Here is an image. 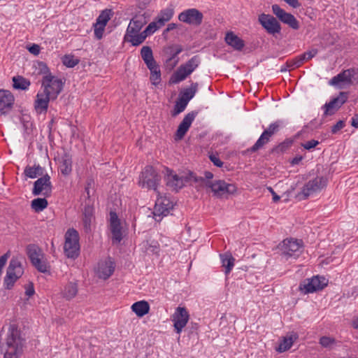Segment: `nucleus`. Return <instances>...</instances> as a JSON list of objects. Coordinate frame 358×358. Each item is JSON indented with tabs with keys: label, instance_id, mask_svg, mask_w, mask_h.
Masks as SVG:
<instances>
[{
	"label": "nucleus",
	"instance_id": "nucleus-30",
	"mask_svg": "<svg viewBox=\"0 0 358 358\" xmlns=\"http://www.w3.org/2000/svg\"><path fill=\"white\" fill-rule=\"evenodd\" d=\"M224 40L229 45L236 50H241L245 45L244 41L232 31L227 33Z\"/></svg>",
	"mask_w": 358,
	"mask_h": 358
},
{
	"label": "nucleus",
	"instance_id": "nucleus-37",
	"mask_svg": "<svg viewBox=\"0 0 358 358\" xmlns=\"http://www.w3.org/2000/svg\"><path fill=\"white\" fill-rule=\"evenodd\" d=\"M59 169L62 174L64 176H68L72 171V159L69 155L65 154L62 157Z\"/></svg>",
	"mask_w": 358,
	"mask_h": 358
},
{
	"label": "nucleus",
	"instance_id": "nucleus-24",
	"mask_svg": "<svg viewBox=\"0 0 358 358\" xmlns=\"http://www.w3.org/2000/svg\"><path fill=\"white\" fill-rule=\"evenodd\" d=\"M110 229L112 234L113 243H119L122 239V227L120 220L115 212L110 213Z\"/></svg>",
	"mask_w": 358,
	"mask_h": 358
},
{
	"label": "nucleus",
	"instance_id": "nucleus-26",
	"mask_svg": "<svg viewBox=\"0 0 358 358\" xmlns=\"http://www.w3.org/2000/svg\"><path fill=\"white\" fill-rule=\"evenodd\" d=\"M14 101V96L10 92L0 90V115L9 113L13 108Z\"/></svg>",
	"mask_w": 358,
	"mask_h": 358
},
{
	"label": "nucleus",
	"instance_id": "nucleus-4",
	"mask_svg": "<svg viewBox=\"0 0 358 358\" xmlns=\"http://www.w3.org/2000/svg\"><path fill=\"white\" fill-rule=\"evenodd\" d=\"M327 185V180L323 176H317L304 184L300 192L296 194L299 200L307 199L310 196L321 192Z\"/></svg>",
	"mask_w": 358,
	"mask_h": 358
},
{
	"label": "nucleus",
	"instance_id": "nucleus-22",
	"mask_svg": "<svg viewBox=\"0 0 358 358\" xmlns=\"http://www.w3.org/2000/svg\"><path fill=\"white\" fill-rule=\"evenodd\" d=\"M174 15V8L170 6L160 10L159 13L155 17V20L150 22L148 25H153L152 31L155 33L157 30L165 25Z\"/></svg>",
	"mask_w": 358,
	"mask_h": 358
},
{
	"label": "nucleus",
	"instance_id": "nucleus-31",
	"mask_svg": "<svg viewBox=\"0 0 358 358\" xmlns=\"http://www.w3.org/2000/svg\"><path fill=\"white\" fill-rule=\"evenodd\" d=\"M78 293V284L76 282H69L61 291V294L66 300L74 298Z\"/></svg>",
	"mask_w": 358,
	"mask_h": 358
},
{
	"label": "nucleus",
	"instance_id": "nucleus-33",
	"mask_svg": "<svg viewBox=\"0 0 358 358\" xmlns=\"http://www.w3.org/2000/svg\"><path fill=\"white\" fill-rule=\"evenodd\" d=\"M222 266L224 268V273L228 275L234 266L235 259L230 253L220 255Z\"/></svg>",
	"mask_w": 358,
	"mask_h": 358
},
{
	"label": "nucleus",
	"instance_id": "nucleus-27",
	"mask_svg": "<svg viewBox=\"0 0 358 358\" xmlns=\"http://www.w3.org/2000/svg\"><path fill=\"white\" fill-rule=\"evenodd\" d=\"M148 22V15L145 13L143 14L136 15L130 20L129 24L127 28L126 32L135 34L139 32L143 27Z\"/></svg>",
	"mask_w": 358,
	"mask_h": 358
},
{
	"label": "nucleus",
	"instance_id": "nucleus-12",
	"mask_svg": "<svg viewBox=\"0 0 358 358\" xmlns=\"http://www.w3.org/2000/svg\"><path fill=\"white\" fill-rule=\"evenodd\" d=\"M166 185L172 190L178 191L185 186L186 182L192 180V177L188 176H179L169 169H166L164 176Z\"/></svg>",
	"mask_w": 358,
	"mask_h": 358
},
{
	"label": "nucleus",
	"instance_id": "nucleus-51",
	"mask_svg": "<svg viewBox=\"0 0 358 358\" xmlns=\"http://www.w3.org/2000/svg\"><path fill=\"white\" fill-rule=\"evenodd\" d=\"M150 81L152 85H157L161 82V71H158L157 72L152 73L150 74Z\"/></svg>",
	"mask_w": 358,
	"mask_h": 358
},
{
	"label": "nucleus",
	"instance_id": "nucleus-61",
	"mask_svg": "<svg viewBox=\"0 0 358 358\" xmlns=\"http://www.w3.org/2000/svg\"><path fill=\"white\" fill-rule=\"evenodd\" d=\"M182 51V48L180 45H176L175 47L174 52L171 55V59L177 57L181 52Z\"/></svg>",
	"mask_w": 358,
	"mask_h": 358
},
{
	"label": "nucleus",
	"instance_id": "nucleus-59",
	"mask_svg": "<svg viewBox=\"0 0 358 358\" xmlns=\"http://www.w3.org/2000/svg\"><path fill=\"white\" fill-rule=\"evenodd\" d=\"M287 4L291 6L292 7L296 8H299L301 4L299 3L298 0H284Z\"/></svg>",
	"mask_w": 358,
	"mask_h": 358
},
{
	"label": "nucleus",
	"instance_id": "nucleus-60",
	"mask_svg": "<svg viewBox=\"0 0 358 358\" xmlns=\"http://www.w3.org/2000/svg\"><path fill=\"white\" fill-rule=\"evenodd\" d=\"M268 189L271 193V194L273 196V202H275V203L278 202L280 200V197L274 192V190L273 189L272 187H268Z\"/></svg>",
	"mask_w": 358,
	"mask_h": 358
},
{
	"label": "nucleus",
	"instance_id": "nucleus-19",
	"mask_svg": "<svg viewBox=\"0 0 358 358\" xmlns=\"http://www.w3.org/2000/svg\"><path fill=\"white\" fill-rule=\"evenodd\" d=\"M189 318L188 311L185 307L178 306L172 315V321L177 334H180Z\"/></svg>",
	"mask_w": 358,
	"mask_h": 358
},
{
	"label": "nucleus",
	"instance_id": "nucleus-14",
	"mask_svg": "<svg viewBox=\"0 0 358 358\" xmlns=\"http://www.w3.org/2000/svg\"><path fill=\"white\" fill-rule=\"evenodd\" d=\"M173 208V203L166 196L157 197L154 208V218L159 222L162 217L167 216Z\"/></svg>",
	"mask_w": 358,
	"mask_h": 358
},
{
	"label": "nucleus",
	"instance_id": "nucleus-7",
	"mask_svg": "<svg viewBox=\"0 0 358 358\" xmlns=\"http://www.w3.org/2000/svg\"><path fill=\"white\" fill-rule=\"evenodd\" d=\"M303 242L301 240L287 238L280 245L281 257L285 260L290 258L297 259L302 252Z\"/></svg>",
	"mask_w": 358,
	"mask_h": 358
},
{
	"label": "nucleus",
	"instance_id": "nucleus-44",
	"mask_svg": "<svg viewBox=\"0 0 358 358\" xmlns=\"http://www.w3.org/2000/svg\"><path fill=\"white\" fill-rule=\"evenodd\" d=\"M80 59L73 55H65L62 57V63L68 68H73L78 64Z\"/></svg>",
	"mask_w": 358,
	"mask_h": 358
},
{
	"label": "nucleus",
	"instance_id": "nucleus-38",
	"mask_svg": "<svg viewBox=\"0 0 358 358\" xmlns=\"http://www.w3.org/2000/svg\"><path fill=\"white\" fill-rule=\"evenodd\" d=\"M198 85L197 83H192L189 87L184 89V90L180 92L179 97L189 102L196 93Z\"/></svg>",
	"mask_w": 358,
	"mask_h": 358
},
{
	"label": "nucleus",
	"instance_id": "nucleus-43",
	"mask_svg": "<svg viewBox=\"0 0 358 358\" xmlns=\"http://www.w3.org/2000/svg\"><path fill=\"white\" fill-rule=\"evenodd\" d=\"M141 55L145 64H151L155 61L153 57L152 50L149 46H143L141 50Z\"/></svg>",
	"mask_w": 358,
	"mask_h": 358
},
{
	"label": "nucleus",
	"instance_id": "nucleus-29",
	"mask_svg": "<svg viewBox=\"0 0 358 358\" xmlns=\"http://www.w3.org/2000/svg\"><path fill=\"white\" fill-rule=\"evenodd\" d=\"M94 207L90 203L86 204L83 213V229L86 233H90L92 230V222L94 220Z\"/></svg>",
	"mask_w": 358,
	"mask_h": 358
},
{
	"label": "nucleus",
	"instance_id": "nucleus-6",
	"mask_svg": "<svg viewBox=\"0 0 358 358\" xmlns=\"http://www.w3.org/2000/svg\"><path fill=\"white\" fill-rule=\"evenodd\" d=\"M24 273V268L21 261L17 257H13L7 268L6 275L4 278L3 285L5 288L10 289L15 282Z\"/></svg>",
	"mask_w": 358,
	"mask_h": 358
},
{
	"label": "nucleus",
	"instance_id": "nucleus-35",
	"mask_svg": "<svg viewBox=\"0 0 358 358\" xmlns=\"http://www.w3.org/2000/svg\"><path fill=\"white\" fill-rule=\"evenodd\" d=\"M27 256L29 258L31 264L36 259L43 258V253L41 248L34 244L29 245L27 247Z\"/></svg>",
	"mask_w": 358,
	"mask_h": 358
},
{
	"label": "nucleus",
	"instance_id": "nucleus-20",
	"mask_svg": "<svg viewBox=\"0 0 358 358\" xmlns=\"http://www.w3.org/2000/svg\"><path fill=\"white\" fill-rule=\"evenodd\" d=\"M348 94L345 92H341L337 97L333 98L329 103L323 106L325 115H331L335 113L347 101Z\"/></svg>",
	"mask_w": 358,
	"mask_h": 358
},
{
	"label": "nucleus",
	"instance_id": "nucleus-47",
	"mask_svg": "<svg viewBox=\"0 0 358 358\" xmlns=\"http://www.w3.org/2000/svg\"><path fill=\"white\" fill-rule=\"evenodd\" d=\"M189 176L192 177V180H194L195 182H201L204 185L206 181H210V180L213 178V174L210 171H205V178H203L202 177L198 178L192 173H190Z\"/></svg>",
	"mask_w": 358,
	"mask_h": 358
},
{
	"label": "nucleus",
	"instance_id": "nucleus-50",
	"mask_svg": "<svg viewBox=\"0 0 358 358\" xmlns=\"http://www.w3.org/2000/svg\"><path fill=\"white\" fill-rule=\"evenodd\" d=\"M334 342L335 340L334 338L327 336H322L320 339V344L324 348H329Z\"/></svg>",
	"mask_w": 358,
	"mask_h": 358
},
{
	"label": "nucleus",
	"instance_id": "nucleus-9",
	"mask_svg": "<svg viewBox=\"0 0 358 358\" xmlns=\"http://www.w3.org/2000/svg\"><path fill=\"white\" fill-rule=\"evenodd\" d=\"M64 250L69 258H76L78 256L80 245L79 234L74 229H69L65 234V243Z\"/></svg>",
	"mask_w": 358,
	"mask_h": 358
},
{
	"label": "nucleus",
	"instance_id": "nucleus-46",
	"mask_svg": "<svg viewBox=\"0 0 358 358\" xmlns=\"http://www.w3.org/2000/svg\"><path fill=\"white\" fill-rule=\"evenodd\" d=\"M32 265L41 273H47L48 271V266L45 260L43 258L36 259L32 263Z\"/></svg>",
	"mask_w": 358,
	"mask_h": 358
},
{
	"label": "nucleus",
	"instance_id": "nucleus-36",
	"mask_svg": "<svg viewBox=\"0 0 358 358\" xmlns=\"http://www.w3.org/2000/svg\"><path fill=\"white\" fill-rule=\"evenodd\" d=\"M318 52L317 49H312L311 50L306 51L303 54L297 56L294 61V67H299L303 64L305 61L310 60L313 58Z\"/></svg>",
	"mask_w": 358,
	"mask_h": 358
},
{
	"label": "nucleus",
	"instance_id": "nucleus-15",
	"mask_svg": "<svg viewBox=\"0 0 358 358\" xmlns=\"http://www.w3.org/2000/svg\"><path fill=\"white\" fill-rule=\"evenodd\" d=\"M52 189L50 177L46 174L34 182L32 194L34 196L43 195L45 197H48L51 195Z\"/></svg>",
	"mask_w": 358,
	"mask_h": 358
},
{
	"label": "nucleus",
	"instance_id": "nucleus-21",
	"mask_svg": "<svg viewBox=\"0 0 358 358\" xmlns=\"http://www.w3.org/2000/svg\"><path fill=\"white\" fill-rule=\"evenodd\" d=\"M152 27H154V24L148 25L145 30L135 34L126 32L124 37V41L130 43L133 46H138L143 43L148 36L154 34Z\"/></svg>",
	"mask_w": 358,
	"mask_h": 358
},
{
	"label": "nucleus",
	"instance_id": "nucleus-28",
	"mask_svg": "<svg viewBox=\"0 0 358 358\" xmlns=\"http://www.w3.org/2000/svg\"><path fill=\"white\" fill-rule=\"evenodd\" d=\"M52 97L45 92H38L34 101V108L38 113H46L48 108L49 101Z\"/></svg>",
	"mask_w": 358,
	"mask_h": 358
},
{
	"label": "nucleus",
	"instance_id": "nucleus-8",
	"mask_svg": "<svg viewBox=\"0 0 358 358\" xmlns=\"http://www.w3.org/2000/svg\"><path fill=\"white\" fill-rule=\"evenodd\" d=\"M205 186L210 188L213 196L217 198L227 197L236 192V187L234 184L227 183L224 180H218L214 182L206 181Z\"/></svg>",
	"mask_w": 358,
	"mask_h": 358
},
{
	"label": "nucleus",
	"instance_id": "nucleus-63",
	"mask_svg": "<svg viewBox=\"0 0 358 358\" xmlns=\"http://www.w3.org/2000/svg\"><path fill=\"white\" fill-rule=\"evenodd\" d=\"M35 291H34V288L33 287V285H30L29 286L27 289H26V292H25V294L26 295H27L28 296H31L32 295H34Z\"/></svg>",
	"mask_w": 358,
	"mask_h": 358
},
{
	"label": "nucleus",
	"instance_id": "nucleus-10",
	"mask_svg": "<svg viewBox=\"0 0 358 358\" xmlns=\"http://www.w3.org/2000/svg\"><path fill=\"white\" fill-rule=\"evenodd\" d=\"M64 83L59 78H56L51 74L43 76L42 80V87H44L43 92L47 93L52 100L57 98L58 95L62 91Z\"/></svg>",
	"mask_w": 358,
	"mask_h": 358
},
{
	"label": "nucleus",
	"instance_id": "nucleus-18",
	"mask_svg": "<svg viewBox=\"0 0 358 358\" xmlns=\"http://www.w3.org/2000/svg\"><path fill=\"white\" fill-rule=\"evenodd\" d=\"M203 15L196 8H189L181 12L178 20L193 26H199L202 23Z\"/></svg>",
	"mask_w": 358,
	"mask_h": 358
},
{
	"label": "nucleus",
	"instance_id": "nucleus-11",
	"mask_svg": "<svg viewBox=\"0 0 358 358\" xmlns=\"http://www.w3.org/2000/svg\"><path fill=\"white\" fill-rule=\"evenodd\" d=\"M328 284V280L322 276H313L311 278L306 279L300 284V290L304 294L313 293L322 290Z\"/></svg>",
	"mask_w": 358,
	"mask_h": 358
},
{
	"label": "nucleus",
	"instance_id": "nucleus-25",
	"mask_svg": "<svg viewBox=\"0 0 358 358\" xmlns=\"http://www.w3.org/2000/svg\"><path fill=\"white\" fill-rule=\"evenodd\" d=\"M197 114L198 112L192 111L185 115L183 120L180 123L178 129L176 132V139L181 140L185 136V135L189 130V127H191V124H192L195 117H196Z\"/></svg>",
	"mask_w": 358,
	"mask_h": 358
},
{
	"label": "nucleus",
	"instance_id": "nucleus-41",
	"mask_svg": "<svg viewBox=\"0 0 358 358\" xmlns=\"http://www.w3.org/2000/svg\"><path fill=\"white\" fill-rule=\"evenodd\" d=\"M48 205V201L45 197L37 198L31 201V206L35 212H41L47 208Z\"/></svg>",
	"mask_w": 358,
	"mask_h": 358
},
{
	"label": "nucleus",
	"instance_id": "nucleus-52",
	"mask_svg": "<svg viewBox=\"0 0 358 358\" xmlns=\"http://www.w3.org/2000/svg\"><path fill=\"white\" fill-rule=\"evenodd\" d=\"M319 144L320 142L318 141L313 139L306 143H301V146L307 150H310L311 149L315 148Z\"/></svg>",
	"mask_w": 358,
	"mask_h": 358
},
{
	"label": "nucleus",
	"instance_id": "nucleus-53",
	"mask_svg": "<svg viewBox=\"0 0 358 358\" xmlns=\"http://www.w3.org/2000/svg\"><path fill=\"white\" fill-rule=\"evenodd\" d=\"M209 158L210 161L213 163V164L217 167L222 166L223 162L220 160L217 155L212 154L209 156Z\"/></svg>",
	"mask_w": 358,
	"mask_h": 358
},
{
	"label": "nucleus",
	"instance_id": "nucleus-49",
	"mask_svg": "<svg viewBox=\"0 0 358 358\" xmlns=\"http://www.w3.org/2000/svg\"><path fill=\"white\" fill-rule=\"evenodd\" d=\"M105 27L97 24H94V34L96 39L100 40L102 38Z\"/></svg>",
	"mask_w": 358,
	"mask_h": 358
},
{
	"label": "nucleus",
	"instance_id": "nucleus-13",
	"mask_svg": "<svg viewBox=\"0 0 358 358\" xmlns=\"http://www.w3.org/2000/svg\"><path fill=\"white\" fill-rule=\"evenodd\" d=\"M356 80H358V69L350 68L334 76L329 81V84L332 86H338L340 83L351 85Z\"/></svg>",
	"mask_w": 358,
	"mask_h": 358
},
{
	"label": "nucleus",
	"instance_id": "nucleus-55",
	"mask_svg": "<svg viewBox=\"0 0 358 358\" xmlns=\"http://www.w3.org/2000/svg\"><path fill=\"white\" fill-rule=\"evenodd\" d=\"M146 66L150 70V74L160 70L159 66L157 64L156 61L151 62V64H146Z\"/></svg>",
	"mask_w": 358,
	"mask_h": 358
},
{
	"label": "nucleus",
	"instance_id": "nucleus-34",
	"mask_svg": "<svg viewBox=\"0 0 358 358\" xmlns=\"http://www.w3.org/2000/svg\"><path fill=\"white\" fill-rule=\"evenodd\" d=\"M298 338V335L295 333L289 336L284 337L277 349L279 352H283L291 348L294 342Z\"/></svg>",
	"mask_w": 358,
	"mask_h": 358
},
{
	"label": "nucleus",
	"instance_id": "nucleus-64",
	"mask_svg": "<svg viewBox=\"0 0 358 358\" xmlns=\"http://www.w3.org/2000/svg\"><path fill=\"white\" fill-rule=\"evenodd\" d=\"M351 125L355 128H358V114H356L351 120Z\"/></svg>",
	"mask_w": 358,
	"mask_h": 358
},
{
	"label": "nucleus",
	"instance_id": "nucleus-42",
	"mask_svg": "<svg viewBox=\"0 0 358 358\" xmlns=\"http://www.w3.org/2000/svg\"><path fill=\"white\" fill-rule=\"evenodd\" d=\"M113 14V13L110 9L103 10L96 18L95 24H100L101 26H106L112 17Z\"/></svg>",
	"mask_w": 358,
	"mask_h": 358
},
{
	"label": "nucleus",
	"instance_id": "nucleus-56",
	"mask_svg": "<svg viewBox=\"0 0 358 358\" xmlns=\"http://www.w3.org/2000/svg\"><path fill=\"white\" fill-rule=\"evenodd\" d=\"M28 50L30 53L34 55H38L40 53L41 48L38 45L33 44L32 45L28 48Z\"/></svg>",
	"mask_w": 358,
	"mask_h": 358
},
{
	"label": "nucleus",
	"instance_id": "nucleus-5",
	"mask_svg": "<svg viewBox=\"0 0 358 358\" xmlns=\"http://www.w3.org/2000/svg\"><path fill=\"white\" fill-rule=\"evenodd\" d=\"M285 126L282 120H278L271 123L268 127L262 132L256 143L249 149L250 152H255L262 148L264 145L268 143L271 137L277 134L280 129Z\"/></svg>",
	"mask_w": 358,
	"mask_h": 358
},
{
	"label": "nucleus",
	"instance_id": "nucleus-1",
	"mask_svg": "<svg viewBox=\"0 0 358 358\" xmlns=\"http://www.w3.org/2000/svg\"><path fill=\"white\" fill-rule=\"evenodd\" d=\"M26 340L15 323L10 322L6 338V351L4 358H19L23 352Z\"/></svg>",
	"mask_w": 358,
	"mask_h": 358
},
{
	"label": "nucleus",
	"instance_id": "nucleus-58",
	"mask_svg": "<svg viewBox=\"0 0 358 358\" xmlns=\"http://www.w3.org/2000/svg\"><path fill=\"white\" fill-rule=\"evenodd\" d=\"M8 257H9V253L8 252L4 254L3 255H2L0 257V270L1 271H2V268L5 266V264L6 263Z\"/></svg>",
	"mask_w": 358,
	"mask_h": 358
},
{
	"label": "nucleus",
	"instance_id": "nucleus-3",
	"mask_svg": "<svg viewBox=\"0 0 358 358\" xmlns=\"http://www.w3.org/2000/svg\"><path fill=\"white\" fill-rule=\"evenodd\" d=\"M199 57L198 55L192 57L184 64L180 65L172 74L170 83L177 84L183 81L199 66Z\"/></svg>",
	"mask_w": 358,
	"mask_h": 358
},
{
	"label": "nucleus",
	"instance_id": "nucleus-16",
	"mask_svg": "<svg viewBox=\"0 0 358 358\" xmlns=\"http://www.w3.org/2000/svg\"><path fill=\"white\" fill-rule=\"evenodd\" d=\"M272 11L282 23L287 24L293 29L297 30L299 29V22L296 17L292 14L287 13L278 4L272 6Z\"/></svg>",
	"mask_w": 358,
	"mask_h": 358
},
{
	"label": "nucleus",
	"instance_id": "nucleus-57",
	"mask_svg": "<svg viewBox=\"0 0 358 358\" xmlns=\"http://www.w3.org/2000/svg\"><path fill=\"white\" fill-rule=\"evenodd\" d=\"M8 257H9V253L8 252L4 254L3 255H2L0 257V270L1 271H2V268L5 266V264L6 263Z\"/></svg>",
	"mask_w": 358,
	"mask_h": 358
},
{
	"label": "nucleus",
	"instance_id": "nucleus-62",
	"mask_svg": "<svg viewBox=\"0 0 358 358\" xmlns=\"http://www.w3.org/2000/svg\"><path fill=\"white\" fill-rule=\"evenodd\" d=\"M302 159H303V157L302 156H301V155L296 156L295 157H294L292 159L291 164L292 165L299 164L301 162Z\"/></svg>",
	"mask_w": 358,
	"mask_h": 358
},
{
	"label": "nucleus",
	"instance_id": "nucleus-45",
	"mask_svg": "<svg viewBox=\"0 0 358 358\" xmlns=\"http://www.w3.org/2000/svg\"><path fill=\"white\" fill-rule=\"evenodd\" d=\"M188 103L189 102L179 97L174 106L173 115H177L179 113L183 112L185 110Z\"/></svg>",
	"mask_w": 358,
	"mask_h": 358
},
{
	"label": "nucleus",
	"instance_id": "nucleus-39",
	"mask_svg": "<svg viewBox=\"0 0 358 358\" xmlns=\"http://www.w3.org/2000/svg\"><path fill=\"white\" fill-rule=\"evenodd\" d=\"M13 86L15 89L26 90L30 85V81L22 76H15L13 78Z\"/></svg>",
	"mask_w": 358,
	"mask_h": 358
},
{
	"label": "nucleus",
	"instance_id": "nucleus-40",
	"mask_svg": "<svg viewBox=\"0 0 358 358\" xmlns=\"http://www.w3.org/2000/svg\"><path fill=\"white\" fill-rule=\"evenodd\" d=\"M24 174L27 178H36L38 176L43 174V169L39 164L34 165V166H27L24 169Z\"/></svg>",
	"mask_w": 358,
	"mask_h": 358
},
{
	"label": "nucleus",
	"instance_id": "nucleus-54",
	"mask_svg": "<svg viewBox=\"0 0 358 358\" xmlns=\"http://www.w3.org/2000/svg\"><path fill=\"white\" fill-rule=\"evenodd\" d=\"M345 127V122L343 120H339L331 127L332 134H336L338 131Z\"/></svg>",
	"mask_w": 358,
	"mask_h": 358
},
{
	"label": "nucleus",
	"instance_id": "nucleus-32",
	"mask_svg": "<svg viewBox=\"0 0 358 358\" xmlns=\"http://www.w3.org/2000/svg\"><path fill=\"white\" fill-rule=\"evenodd\" d=\"M131 310L138 317H143L148 314L150 310V305L145 301L135 302L131 306Z\"/></svg>",
	"mask_w": 358,
	"mask_h": 358
},
{
	"label": "nucleus",
	"instance_id": "nucleus-17",
	"mask_svg": "<svg viewBox=\"0 0 358 358\" xmlns=\"http://www.w3.org/2000/svg\"><path fill=\"white\" fill-rule=\"evenodd\" d=\"M258 21L267 33L275 35L281 31V26L273 16L262 13L259 15Z\"/></svg>",
	"mask_w": 358,
	"mask_h": 358
},
{
	"label": "nucleus",
	"instance_id": "nucleus-48",
	"mask_svg": "<svg viewBox=\"0 0 358 358\" xmlns=\"http://www.w3.org/2000/svg\"><path fill=\"white\" fill-rule=\"evenodd\" d=\"M292 144V141L290 140H286L282 143H280L275 148H273V151L278 153L285 152Z\"/></svg>",
	"mask_w": 358,
	"mask_h": 358
},
{
	"label": "nucleus",
	"instance_id": "nucleus-2",
	"mask_svg": "<svg viewBox=\"0 0 358 358\" xmlns=\"http://www.w3.org/2000/svg\"><path fill=\"white\" fill-rule=\"evenodd\" d=\"M160 182L161 176L157 171L152 166L148 165L141 171L138 184L142 188L153 189L159 196V192L157 187Z\"/></svg>",
	"mask_w": 358,
	"mask_h": 358
},
{
	"label": "nucleus",
	"instance_id": "nucleus-23",
	"mask_svg": "<svg viewBox=\"0 0 358 358\" xmlns=\"http://www.w3.org/2000/svg\"><path fill=\"white\" fill-rule=\"evenodd\" d=\"M115 271V264L110 257L101 260L96 268L97 276L103 280L110 278Z\"/></svg>",
	"mask_w": 358,
	"mask_h": 358
}]
</instances>
